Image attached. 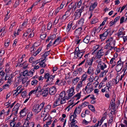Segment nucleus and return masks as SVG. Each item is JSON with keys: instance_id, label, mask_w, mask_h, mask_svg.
<instances>
[{"instance_id": "nucleus-1", "label": "nucleus", "mask_w": 127, "mask_h": 127, "mask_svg": "<svg viewBox=\"0 0 127 127\" xmlns=\"http://www.w3.org/2000/svg\"><path fill=\"white\" fill-rule=\"evenodd\" d=\"M83 31V29L82 27L78 28L76 29L74 32V34L76 36H79L81 34Z\"/></svg>"}, {"instance_id": "nucleus-2", "label": "nucleus", "mask_w": 127, "mask_h": 127, "mask_svg": "<svg viewBox=\"0 0 127 127\" xmlns=\"http://www.w3.org/2000/svg\"><path fill=\"white\" fill-rule=\"evenodd\" d=\"M49 93L51 95L55 94L56 91V89L55 86H53L49 89Z\"/></svg>"}, {"instance_id": "nucleus-3", "label": "nucleus", "mask_w": 127, "mask_h": 127, "mask_svg": "<svg viewBox=\"0 0 127 127\" xmlns=\"http://www.w3.org/2000/svg\"><path fill=\"white\" fill-rule=\"evenodd\" d=\"M97 5V3L96 2H94L93 4H91L89 9V11H93Z\"/></svg>"}, {"instance_id": "nucleus-4", "label": "nucleus", "mask_w": 127, "mask_h": 127, "mask_svg": "<svg viewBox=\"0 0 127 127\" xmlns=\"http://www.w3.org/2000/svg\"><path fill=\"white\" fill-rule=\"evenodd\" d=\"M75 13H76V14H75V16L74 20L78 19L81 16V12H79L78 11V10H76Z\"/></svg>"}, {"instance_id": "nucleus-5", "label": "nucleus", "mask_w": 127, "mask_h": 127, "mask_svg": "<svg viewBox=\"0 0 127 127\" xmlns=\"http://www.w3.org/2000/svg\"><path fill=\"white\" fill-rule=\"evenodd\" d=\"M48 88L49 87L46 88L45 90L43 91L42 93L41 94L42 95L43 97H46L48 93Z\"/></svg>"}, {"instance_id": "nucleus-6", "label": "nucleus", "mask_w": 127, "mask_h": 127, "mask_svg": "<svg viewBox=\"0 0 127 127\" xmlns=\"http://www.w3.org/2000/svg\"><path fill=\"white\" fill-rule=\"evenodd\" d=\"M74 90V87H72L70 89H69V93L68 95H70V96H72L75 94Z\"/></svg>"}, {"instance_id": "nucleus-7", "label": "nucleus", "mask_w": 127, "mask_h": 127, "mask_svg": "<svg viewBox=\"0 0 127 127\" xmlns=\"http://www.w3.org/2000/svg\"><path fill=\"white\" fill-rule=\"evenodd\" d=\"M40 107V105L39 104H37L36 105L35 108L34 109L33 108V109L34 110L33 111L35 112V113H38V112H40L41 110V108L39 109Z\"/></svg>"}, {"instance_id": "nucleus-8", "label": "nucleus", "mask_w": 127, "mask_h": 127, "mask_svg": "<svg viewBox=\"0 0 127 127\" xmlns=\"http://www.w3.org/2000/svg\"><path fill=\"white\" fill-rule=\"evenodd\" d=\"M73 23L70 22L68 24L66 28V32H68L70 30L72 26Z\"/></svg>"}, {"instance_id": "nucleus-9", "label": "nucleus", "mask_w": 127, "mask_h": 127, "mask_svg": "<svg viewBox=\"0 0 127 127\" xmlns=\"http://www.w3.org/2000/svg\"><path fill=\"white\" fill-rule=\"evenodd\" d=\"M79 79V78L78 77H77L75 78H74L72 81V84L73 85H74L75 83H76L78 82Z\"/></svg>"}, {"instance_id": "nucleus-10", "label": "nucleus", "mask_w": 127, "mask_h": 127, "mask_svg": "<svg viewBox=\"0 0 127 127\" xmlns=\"http://www.w3.org/2000/svg\"><path fill=\"white\" fill-rule=\"evenodd\" d=\"M72 121L71 122L70 124L71 125V127H73L77 123V121L75 120V119H73L71 120Z\"/></svg>"}, {"instance_id": "nucleus-11", "label": "nucleus", "mask_w": 127, "mask_h": 127, "mask_svg": "<svg viewBox=\"0 0 127 127\" xmlns=\"http://www.w3.org/2000/svg\"><path fill=\"white\" fill-rule=\"evenodd\" d=\"M91 71L92 72L94 71V68L92 67L91 66H90L89 67L88 70L87 72V73L89 74H91L92 71Z\"/></svg>"}, {"instance_id": "nucleus-12", "label": "nucleus", "mask_w": 127, "mask_h": 127, "mask_svg": "<svg viewBox=\"0 0 127 127\" xmlns=\"http://www.w3.org/2000/svg\"><path fill=\"white\" fill-rule=\"evenodd\" d=\"M21 73H23V76L24 77L26 76V74L27 75V76H31V75L29 74V71L27 69H26L23 72H21Z\"/></svg>"}, {"instance_id": "nucleus-13", "label": "nucleus", "mask_w": 127, "mask_h": 127, "mask_svg": "<svg viewBox=\"0 0 127 127\" xmlns=\"http://www.w3.org/2000/svg\"><path fill=\"white\" fill-rule=\"evenodd\" d=\"M88 108L93 112H95V110L94 106L92 105H89L88 106Z\"/></svg>"}, {"instance_id": "nucleus-14", "label": "nucleus", "mask_w": 127, "mask_h": 127, "mask_svg": "<svg viewBox=\"0 0 127 127\" xmlns=\"http://www.w3.org/2000/svg\"><path fill=\"white\" fill-rule=\"evenodd\" d=\"M17 119V118L16 117H15L14 116L13 118V120H11V122L10 123V127H12V125H13V124L15 123L16 122L15 121L16 120V119Z\"/></svg>"}, {"instance_id": "nucleus-15", "label": "nucleus", "mask_w": 127, "mask_h": 127, "mask_svg": "<svg viewBox=\"0 0 127 127\" xmlns=\"http://www.w3.org/2000/svg\"><path fill=\"white\" fill-rule=\"evenodd\" d=\"M45 88H42V89H41V86H39L37 87V89H36V91H38V92H41L42 91L44 90V89Z\"/></svg>"}, {"instance_id": "nucleus-16", "label": "nucleus", "mask_w": 127, "mask_h": 127, "mask_svg": "<svg viewBox=\"0 0 127 127\" xmlns=\"http://www.w3.org/2000/svg\"><path fill=\"white\" fill-rule=\"evenodd\" d=\"M98 21V19L96 18L95 17L93 19V20L91 21V23L92 24H95L97 23Z\"/></svg>"}, {"instance_id": "nucleus-17", "label": "nucleus", "mask_w": 127, "mask_h": 127, "mask_svg": "<svg viewBox=\"0 0 127 127\" xmlns=\"http://www.w3.org/2000/svg\"><path fill=\"white\" fill-rule=\"evenodd\" d=\"M84 18H81L78 21V23L79 24H81V25L83 26L84 23Z\"/></svg>"}, {"instance_id": "nucleus-18", "label": "nucleus", "mask_w": 127, "mask_h": 127, "mask_svg": "<svg viewBox=\"0 0 127 127\" xmlns=\"http://www.w3.org/2000/svg\"><path fill=\"white\" fill-rule=\"evenodd\" d=\"M99 38L101 39V41H103L106 39V37L102 34L99 35Z\"/></svg>"}, {"instance_id": "nucleus-19", "label": "nucleus", "mask_w": 127, "mask_h": 127, "mask_svg": "<svg viewBox=\"0 0 127 127\" xmlns=\"http://www.w3.org/2000/svg\"><path fill=\"white\" fill-rule=\"evenodd\" d=\"M103 55H100L99 52H98L97 54H96L95 55V57L96 59H100L101 58V57Z\"/></svg>"}, {"instance_id": "nucleus-20", "label": "nucleus", "mask_w": 127, "mask_h": 127, "mask_svg": "<svg viewBox=\"0 0 127 127\" xmlns=\"http://www.w3.org/2000/svg\"><path fill=\"white\" fill-rule=\"evenodd\" d=\"M38 82V81L36 80H34L32 81L31 83L32 85L35 86L36 85Z\"/></svg>"}, {"instance_id": "nucleus-21", "label": "nucleus", "mask_w": 127, "mask_h": 127, "mask_svg": "<svg viewBox=\"0 0 127 127\" xmlns=\"http://www.w3.org/2000/svg\"><path fill=\"white\" fill-rule=\"evenodd\" d=\"M87 78V75L86 74H84L82 75V79L83 81L86 80Z\"/></svg>"}, {"instance_id": "nucleus-22", "label": "nucleus", "mask_w": 127, "mask_h": 127, "mask_svg": "<svg viewBox=\"0 0 127 127\" xmlns=\"http://www.w3.org/2000/svg\"><path fill=\"white\" fill-rule=\"evenodd\" d=\"M71 13H72L70 11H67L65 13V14H64V15H67V17H69L70 15L71 14Z\"/></svg>"}, {"instance_id": "nucleus-23", "label": "nucleus", "mask_w": 127, "mask_h": 127, "mask_svg": "<svg viewBox=\"0 0 127 127\" xmlns=\"http://www.w3.org/2000/svg\"><path fill=\"white\" fill-rule=\"evenodd\" d=\"M77 108L76 107L75 109L73 114L74 115V116L73 117V119H75L76 117H77V115H76V113H77L78 112H77Z\"/></svg>"}, {"instance_id": "nucleus-24", "label": "nucleus", "mask_w": 127, "mask_h": 127, "mask_svg": "<svg viewBox=\"0 0 127 127\" xmlns=\"http://www.w3.org/2000/svg\"><path fill=\"white\" fill-rule=\"evenodd\" d=\"M65 95V92L64 91H63L61 92L60 94V95H59L58 96H60V97H61V98H63V97L64 95Z\"/></svg>"}, {"instance_id": "nucleus-25", "label": "nucleus", "mask_w": 127, "mask_h": 127, "mask_svg": "<svg viewBox=\"0 0 127 127\" xmlns=\"http://www.w3.org/2000/svg\"><path fill=\"white\" fill-rule=\"evenodd\" d=\"M46 34H41L40 37L41 39L44 40L45 39V38L46 36Z\"/></svg>"}, {"instance_id": "nucleus-26", "label": "nucleus", "mask_w": 127, "mask_h": 127, "mask_svg": "<svg viewBox=\"0 0 127 127\" xmlns=\"http://www.w3.org/2000/svg\"><path fill=\"white\" fill-rule=\"evenodd\" d=\"M50 74L48 73H44V78L45 79L48 78L49 77H50Z\"/></svg>"}, {"instance_id": "nucleus-27", "label": "nucleus", "mask_w": 127, "mask_h": 127, "mask_svg": "<svg viewBox=\"0 0 127 127\" xmlns=\"http://www.w3.org/2000/svg\"><path fill=\"white\" fill-rule=\"evenodd\" d=\"M24 56V57H26V56L25 54H24L23 55H22L21 57L19 59V63H20L23 62V58H24V57H23V56Z\"/></svg>"}, {"instance_id": "nucleus-28", "label": "nucleus", "mask_w": 127, "mask_h": 127, "mask_svg": "<svg viewBox=\"0 0 127 127\" xmlns=\"http://www.w3.org/2000/svg\"><path fill=\"white\" fill-rule=\"evenodd\" d=\"M20 4V1L19 0H16L15 2V4L14 5V6L15 7L18 6Z\"/></svg>"}, {"instance_id": "nucleus-29", "label": "nucleus", "mask_w": 127, "mask_h": 127, "mask_svg": "<svg viewBox=\"0 0 127 127\" xmlns=\"http://www.w3.org/2000/svg\"><path fill=\"white\" fill-rule=\"evenodd\" d=\"M52 24L51 23L49 22V23L48 24L47 27V29L48 30H50L51 29L52 26Z\"/></svg>"}, {"instance_id": "nucleus-30", "label": "nucleus", "mask_w": 127, "mask_h": 127, "mask_svg": "<svg viewBox=\"0 0 127 127\" xmlns=\"http://www.w3.org/2000/svg\"><path fill=\"white\" fill-rule=\"evenodd\" d=\"M16 123H14L13 125V126H14V127H19L20 126V125H21V123L20 122H18L16 125Z\"/></svg>"}, {"instance_id": "nucleus-31", "label": "nucleus", "mask_w": 127, "mask_h": 127, "mask_svg": "<svg viewBox=\"0 0 127 127\" xmlns=\"http://www.w3.org/2000/svg\"><path fill=\"white\" fill-rule=\"evenodd\" d=\"M119 59V60L117 62V64H116L117 66L121 65L122 61L121 60V57Z\"/></svg>"}, {"instance_id": "nucleus-32", "label": "nucleus", "mask_w": 127, "mask_h": 127, "mask_svg": "<svg viewBox=\"0 0 127 127\" xmlns=\"http://www.w3.org/2000/svg\"><path fill=\"white\" fill-rule=\"evenodd\" d=\"M61 104H63L66 102L65 100L64 97L63 98H61Z\"/></svg>"}, {"instance_id": "nucleus-33", "label": "nucleus", "mask_w": 127, "mask_h": 127, "mask_svg": "<svg viewBox=\"0 0 127 127\" xmlns=\"http://www.w3.org/2000/svg\"><path fill=\"white\" fill-rule=\"evenodd\" d=\"M94 77L93 76H90V78L88 79L90 82H92L93 81Z\"/></svg>"}, {"instance_id": "nucleus-34", "label": "nucleus", "mask_w": 127, "mask_h": 127, "mask_svg": "<svg viewBox=\"0 0 127 127\" xmlns=\"http://www.w3.org/2000/svg\"><path fill=\"white\" fill-rule=\"evenodd\" d=\"M77 37L76 39V42H77L76 44H78L80 42V41L81 40V39H79V36H76Z\"/></svg>"}, {"instance_id": "nucleus-35", "label": "nucleus", "mask_w": 127, "mask_h": 127, "mask_svg": "<svg viewBox=\"0 0 127 127\" xmlns=\"http://www.w3.org/2000/svg\"><path fill=\"white\" fill-rule=\"evenodd\" d=\"M55 75H50L49 78H50V82L52 81L53 78H55Z\"/></svg>"}, {"instance_id": "nucleus-36", "label": "nucleus", "mask_w": 127, "mask_h": 127, "mask_svg": "<svg viewBox=\"0 0 127 127\" xmlns=\"http://www.w3.org/2000/svg\"><path fill=\"white\" fill-rule=\"evenodd\" d=\"M89 40H88L87 38H84L83 40V42L86 44L88 43L89 42Z\"/></svg>"}, {"instance_id": "nucleus-37", "label": "nucleus", "mask_w": 127, "mask_h": 127, "mask_svg": "<svg viewBox=\"0 0 127 127\" xmlns=\"http://www.w3.org/2000/svg\"><path fill=\"white\" fill-rule=\"evenodd\" d=\"M33 115L32 112H29L27 115V117L28 118H29L30 119V118L32 117Z\"/></svg>"}, {"instance_id": "nucleus-38", "label": "nucleus", "mask_w": 127, "mask_h": 127, "mask_svg": "<svg viewBox=\"0 0 127 127\" xmlns=\"http://www.w3.org/2000/svg\"><path fill=\"white\" fill-rule=\"evenodd\" d=\"M60 96H58V98H57V99L56 100V101L54 102V103L57 104L58 103V102L60 101Z\"/></svg>"}, {"instance_id": "nucleus-39", "label": "nucleus", "mask_w": 127, "mask_h": 127, "mask_svg": "<svg viewBox=\"0 0 127 127\" xmlns=\"http://www.w3.org/2000/svg\"><path fill=\"white\" fill-rule=\"evenodd\" d=\"M82 3V1L81 0H80V1H78V2L77 3V5L78 8L81 5Z\"/></svg>"}, {"instance_id": "nucleus-40", "label": "nucleus", "mask_w": 127, "mask_h": 127, "mask_svg": "<svg viewBox=\"0 0 127 127\" xmlns=\"http://www.w3.org/2000/svg\"><path fill=\"white\" fill-rule=\"evenodd\" d=\"M120 17V16H118L116 17L114 20V22L116 23V22L119 20Z\"/></svg>"}, {"instance_id": "nucleus-41", "label": "nucleus", "mask_w": 127, "mask_h": 127, "mask_svg": "<svg viewBox=\"0 0 127 127\" xmlns=\"http://www.w3.org/2000/svg\"><path fill=\"white\" fill-rule=\"evenodd\" d=\"M26 93L27 92L26 91H23L21 94V96L22 97H23L24 96H25L26 95Z\"/></svg>"}, {"instance_id": "nucleus-42", "label": "nucleus", "mask_w": 127, "mask_h": 127, "mask_svg": "<svg viewBox=\"0 0 127 127\" xmlns=\"http://www.w3.org/2000/svg\"><path fill=\"white\" fill-rule=\"evenodd\" d=\"M124 16L122 17L120 19V24H122L124 22Z\"/></svg>"}, {"instance_id": "nucleus-43", "label": "nucleus", "mask_w": 127, "mask_h": 127, "mask_svg": "<svg viewBox=\"0 0 127 127\" xmlns=\"http://www.w3.org/2000/svg\"><path fill=\"white\" fill-rule=\"evenodd\" d=\"M72 53H74L75 56L76 55H77V57H76V58H77V57H79V52H76L74 51ZM74 57H76L75 56Z\"/></svg>"}, {"instance_id": "nucleus-44", "label": "nucleus", "mask_w": 127, "mask_h": 127, "mask_svg": "<svg viewBox=\"0 0 127 127\" xmlns=\"http://www.w3.org/2000/svg\"><path fill=\"white\" fill-rule=\"evenodd\" d=\"M33 59H34V58L32 57H30V58L29 59V61L31 63H32V62H33V63L32 64H34V61H33Z\"/></svg>"}, {"instance_id": "nucleus-45", "label": "nucleus", "mask_w": 127, "mask_h": 127, "mask_svg": "<svg viewBox=\"0 0 127 127\" xmlns=\"http://www.w3.org/2000/svg\"><path fill=\"white\" fill-rule=\"evenodd\" d=\"M61 37L60 36H59L58 38L56 39L55 40L57 42H59L61 41Z\"/></svg>"}, {"instance_id": "nucleus-46", "label": "nucleus", "mask_w": 127, "mask_h": 127, "mask_svg": "<svg viewBox=\"0 0 127 127\" xmlns=\"http://www.w3.org/2000/svg\"><path fill=\"white\" fill-rule=\"evenodd\" d=\"M26 109V108L25 107L24 109H22L20 111L19 113L20 114H22V113H23L24 112H25V113H26V112H27V110H26V111H25Z\"/></svg>"}, {"instance_id": "nucleus-47", "label": "nucleus", "mask_w": 127, "mask_h": 127, "mask_svg": "<svg viewBox=\"0 0 127 127\" xmlns=\"http://www.w3.org/2000/svg\"><path fill=\"white\" fill-rule=\"evenodd\" d=\"M51 39L53 40L55 39L56 37V35L55 34H53L52 35V36H51Z\"/></svg>"}, {"instance_id": "nucleus-48", "label": "nucleus", "mask_w": 127, "mask_h": 127, "mask_svg": "<svg viewBox=\"0 0 127 127\" xmlns=\"http://www.w3.org/2000/svg\"><path fill=\"white\" fill-rule=\"evenodd\" d=\"M82 83H79L77 86L76 88V89L77 90V88L80 89V88L82 87Z\"/></svg>"}, {"instance_id": "nucleus-49", "label": "nucleus", "mask_w": 127, "mask_h": 127, "mask_svg": "<svg viewBox=\"0 0 127 127\" xmlns=\"http://www.w3.org/2000/svg\"><path fill=\"white\" fill-rule=\"evenodd\" d=\"M42 47H40L36 51V53H37V54L39 53L41 51V50Z\"/></svg>"}, {"instance_id": "nucleus-50", "label": "nucleus", "mask_w": 127, "mask_h": 127, "mask_svg": "<svg viewBox=\"0 0 127 127\" xmlns=\"http://www.w3.org/2000/svg\"><path fill=\"white\" fill-rule=\"evenodd\" d=\"M113 38L112 37H111L110 38H109L106 41V42L108 43V41L109 42H111L112 40H113Z\"/></svg>"}, {"instance_id": "nucleus-51", "label": "nucleus", "mask_w": 127, "mask_h": 127, "mask_svg": "<svg viewBox=\"0 0 127 127\" xmlns=\"http://www.w3.org/2000/svg\"><path fill=\"white\" fill-rule=\"evenodd\" d=\"M85 103H86L87 104H88L89 103L87 101H84V102L83 103H82L81 104V105H79V106H80V107L81 108L83 107V106L84 105V104H85Z\"/></svg>"}, {"instance_id": "nucleus-52", "label": "nucleus", "mask_w": 127, "mask_h": 127, "mask_svg": "<svg viewBox=\"0 0 127 127\" xmlns=\"http://www.w3.org/2000/svg\"><path fill=\"white\" fill-rule=\"evenodd\" d=\"M108 85H107V83H106V87H108V88L107 89L109 90V88H110V84H111V83L110 82H108Z\"/></svg>"}, {"instance_id": "nucleus-53", "label": "nucleus", "mask_w": 127, "mask_h": 127, "mask_svg": "<svg viewBox=\"0 0 127 127\" xmlns=\"http://www.w3.org/2000/svg\"><path fill=\"white\" fill-rule=\"evenodd\" d=\"M105 22H104V21H103L102 22V23L100 25L99 28L101 27L100 28H103V26L105 24Z\"/></svg>"}, {"instance_id": "nucleus-54", "label": "nucleus", "mask_w": 127, "mask_h": 127, "mask_svg": "<svg viewBox=\"0 0 127 127\" xmlns=\"http://www.w3.org/2000/svg\"><path fill=\"white\" fill-rule=\"evenodd\" d=\"M12 94H11L10 92L8 93L6 95V99H7Z\"/></svg>"}, {"instance_id": "nucleus-55", "label": "nucleus", "mask_w": 127, "mask_h": 127, "mask_svg": "<svg viewBox=\"0 0 127 127\" xmlns=\"http://www.w3.org/2000/svg\"><path fill=\"white\" fill-rule=\"evenodd\" d=\"M81 95H80V94H78V93L77 94L75 95L74 96V97H79V98H81Z\"/></svg>"}, {"instance_id": "nucleus-56", "label": "nucleus", "mask_w": 127, "mask_h": 127, "mask_svg": "<svg viewBox=\"0 0 127 127\" xmlns=\"http://www.w3.org/2000/svg\"><path fill=\"white\" fill-rule=\"evenodd\" d=\"M4 53V51L3 50H1L0 52V56H1L3 55Z\"/></svg>"}, {"instance_id": "nucleus-57", "label": "nucleus", "mask_w": 127, "mask_h": 127, "mask_svg": "<svg viewBox=\"0 0 127 127\" xmlns=\"http://www.w3.org/2000/svg\"><path fill=\"white\" fill-rule=\"evenodd\" d=\"M127 5L126 4V5H124L121 8V11H120V13H121L122 11L126 7Z\"/></svg>"}, {"instance_id": "nucleus-58", "label": "nucleus", "mask_w": 127, "mask_h": 127, "mask_svg": "<svg viewBox=\"0 0 127 127\" xmlns=\"http://www.w3.org/2000/svg\"><path fill=\"white\" fill-rule=\"evenodd\" d=\"M115 23H116L114 22V21L112 22V21L110 22L109 24H110V26L111 27L114 24H115Z\"/></svg>"}, {"instance_id": "nucleus-59", "label": "nucleus", "mask_w": 127, "mask_h": 127, "mask_svg": "<svg viewBox=\"0 0 127 127\" xmlns=\"http://www.w3.org/2000/svg\"><path fill=\"white\" fill-rule=\"evenodd\" d=\"M99 92V90L98 89H95L94 91V93L95 94H97V95L98 94V92Z\"/></svg>"}, {"instance_id": "nucleus-60", "label": "nucleus", "mask_w": 127, "mask_h": 127, "mask_svg": "<svg viewBox=\"0 0 127 127\" xmlns=\"http://www.w3.org/2000/svg\"><path fill=\"white\" fill-rule=\"evenodd\" d=\"M88 90H90V92L89 93H90L91 92H92L94 89L92 87H92H88Z\"/></svg>"}, {"instance_id": "nucleus-61", "label": "nucleus", "mask_w": 127, "mask_h": 127, "mask_svg": "<svg viewBox=\"0 0 127 127\" xmlns=\"http://www.w3.org/2000/svg\"><path fill=\"white\" fill-rule=\"evenodd\" d=\"M17 39H16L14 41V42L13 44V46L14 47L16 46V44L17 42Z\"/></svg>"}, {"instance_id": "nucleus-62", "label": "nucleus", "mask_w": 127, "mask_h": 127, "mask_svg": "<svg viewBox=\"0 0 127 127\" xmlns=\"http://www.w3.org/2000/svg\"><path fill=\"white\" fill-rule=\"evenodd\" d=\"M45 104V102H43L42 103H41L40 105H40V106H41V109H42L43 107H44Z\"/></svg>"}, {"instance_id": "nucleus-63", "label": "nucleus", "mask_w": 127, "mask_h": 127, "mask_svg": "<svg viewBox=\"0 0 127 127\" xmlns=\"http://www.w3.org/2000/svg\"><path fill=\"white\" fill-rule=\"evenodd\" d=\"M84 7L82 6L81 8L80 9H78L77 10H78V11L79 12H81V13L83 11V10L84 9Z\"/></svg>"}, {"instance_id": "nucleus-64", "label": "nucleus", "mask_w": 127, "mask_h": 127, "mask_svg": "<svg viewBox=\"0 0 127 127\" xmlns=\"http://www.w3.org/2000/svg\"><path fill=\"white\" fill-rule=\"evenodd\" d=\"M102 34H103V35H104L106 37L109 34H108V33H107L106 31H105Z\"/></svg>"}]
</instances>
